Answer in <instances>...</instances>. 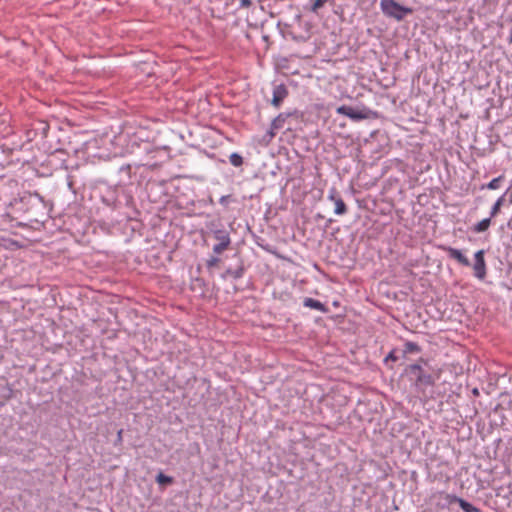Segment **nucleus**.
<instances>
[{
    "instance_id": "nucleus-18",
    "label": "nucleus",
    "mask_w": 512,
    "mask_h": 512,
    "mask_svg": "<svg viewBox=\"0 0 512 512\" xmlns=\"http://www.w3.org/2000/svg\"><path fill=\"white\" fill-rule=\"evenodd\" d=\"M422 351V348L416 343L412 341H406L404 343V349L402 351L403 357H405L407 354H417Z\"/></svg>"
},
{
    "instance_id": "nucleus-25",
    "label": "nucleus",
    "mask_w": 512,
    "mask_h": 512,
    "mask_svg": "<svg viewBox=\"0 0 512 512\" xmlns=\"http://www.w3.org/2000/svg\"><path fill=\"white\" fill-rule=\"evenodd\" d=\"M399 359V356L397 355V349L396 348H393L388 354L387 356L384 358V364L388 365V363L391 361V362H396L397 360Z\"/></svg>"
},
{
    "instance_id": "nucleus-1",
    "label": "nucleus",
    "mask_w": 512,
    "mask_h": 512,
    "mask_svg": "<svg viewBox=\"0 0 512 512\" xmlns=\"http://www.w3.org/2000/svg\"><path fill=\"white\" fill-rule=\"evenodd\" d=\"M403 374L417 393L425 395L426 390L435 385V378L429 370L428 360L422 357L415 363L407 365Z\"/></svg>"
},
{
    "instance_id": "nucleus-31",
    "label": "nucleus",
    "mask_w": 512,
    "mask_h": 512,
    "mask_svg": "<svg viewBox=\"0 0 512 512\" xmlns=\"http://www.w3.org/2000/svg\"><path fill=\"white\" fill-rule=\"evenodd\" d=\"M122 433H123V430H122V429H120V430L118 431V433H117V439H116V443H115V444H117V443H121V442H122Z\"/></svg>"
},
{
    "instance_id": "nucleus-9",
    "label": "nucleus",
    "mask_w": 512,
    "mask_h": 512,
    "mask_svg": "<svg viewBox=\"0 0 512 512\" xmlns=\"http://www.w3.org/2000/svg\"><path fill=\"white\" fill-rule=\"evenodd\" d=\"M439 249L445 251L450 259L456 260L460 265L464 267H469L471 265L470 260L461 252V250L446 245H439Z\"/></svg>"
},
{
    "instance_id": "nucleus-30",
    "label": "nucleus",
    "mask_w": 512,
    "mask_h": 512,
    "mask_svg": "<svg viewBox=\"0 0 512 512\" xmlns=\"http://www.w3.org/2000/svg\"><path fill=\"white\" fill-rule=\"evenodd\" d=\"M252 5L251 0H240V7L249 8Z\"/></svg>"
},
{
    "instance_id": "nucleus-22",
    "label": "nucleus",
    "mask_w": 512,
    "mask_h": 512,
    "mask_svg": "<svg viewBox=\"0 0 512 512\" xmlns=\"http://www.w3.org/2000/svg\"><path fill=\"white\" fill-rule=\"evenodd\" d=\"M334 205H335L334 213L336 215H344L347 212V206H346L345 202L343 201L342 197L337 198L336 201L334 202Z\"/></svg>"
},
{
    "instance_id": "nucleus-32",
    "label": "nucleus",
    "mask_w": 512,
    "mask_h": 512,
    "mask_svg": "<svg viewBox=\"0 0 512 512\" xmlns=\"http://www.w3.org/2000/svg\"><path fill=\"white\" fill-rule=\"evenodd\" d=\"M471 392H472L473 396H475V397L480 395L479 389L476 387L473 388Z\"/></svg>"
},
{
    "instance_id": "nucleus-33",
    "label": "nucleus",
    "mask_w": 512,
    "mask_h": 512,
    "mask_svg": "<svg viewBox=\"0 0 512 512\" xmlns=\"http://www.w3.org/2000/svg\"><path fill=\"white\" fill-rule=\"evenodd\" d=\"M195 282L199 285H204V281L202 279L197 278Z\"/></svg>"
},
{
    "instance_id": "nucleus-24",
    "label": "nucleus",
    "mask_w": 512,
    "mask_h": 512,
    "mask_svg": "<svg viewBox=\"0 0 512 512\" xmlns=\"http://www.w3.org/2000/svg\"><path fill=\"white\" fill-rule=\"evenodd\" d=\"M156 482L160 485H169L173 483V477L167 476L164 473L160 472L156 476Z\"/></svg>"
},
{
    "instance_id": "nucleus-8",
    "label": "nucleus",
    "mask_w": 512,
    "mask_h": 512,
    "mask_svg": "<svg viewBox=\"0 0 512 512\" xmlns=\"http://www.w3.org/2000/svg\"><path fill=\"white\" fill-rule=\"evenodd\" d=\"M484 254H485L484 250H478L474 254V265H473L474 276L476 278H478L479 280H483L487 275V267H486Z\"/></svg>"
},
{
    "instance_id": "nucleus-11",
    "label": "nucleus",
    "mask_w": 512,
    "mask_h": 512,
    "mask_svg": "<svg viewBox=\"0 0 512 512\" xmlns=\"http://www.w3.org/2000/svg\"><path fill=\"white\" fill-rule=\"evenodd\" d=\"M288 96V89L284 84L276 85L273 89L272 105L276 108L280 107L281 103Z\"/></svg>"
},
{
    "instance_id": "nucleus-20",
    "label": "nucleus",
    "mask_w": 512,
    "mask_h": 512,
    "mask_svg": "<svg viewBox=\"0 0 512 512\" xmlns=\"http://www.w3.org/2000/svg\"><path fill=\"white\" fill-rule=\"evenodd\" d=\"M457 504L461 507L463 512H482L479 508L460 497H458Z\"/></svg>"
},
{
    "instance_id": "nucleus-23",
    "label": "nucleus",
    "mask_w": 512,
    "mask_h": 512,
    "mask_svg": "<svg viewBox=\"0 0 512 512\" xmlns=\"http://www.w3.org/2000/svg\"><path fill=\"white\" fill-rule=\"evenodd\" d=\"M229 161L234 167H240L244 162L243 157L237 152H234L229 156Z\"/></svg>"
},
{
    "instance_id": "nucleus-34",
    "label": "nucleus",
    "mask_w": 512,
    "mask_h": 512,
    "mask_svg": "<svg viewBox=\"0 0 512 512\" xmlns=\"http://www.w3.org/2000/svg\"><path fill=\"white\" fill-rule=\"evenodd\" d=\"M4 406V402H0V407H3Z\"/></svg>"
},
{
    "instance_id": "nucleus-21",
    "label": "nucleus",
    "mask_w": 512,
    "mask_h": 512,
    "mask_svg": "<svg viewBox=\"0 0 512 512\" xmlns=\"http://www.w3.org/2000/svg\"><path fill=\"white\" fill-rule=\"evenodd\" d=\"M504 196L505 195L500 196L492 205L489 213L490 218L495 217L500 212L501 206L504 204Z\"/></svg>"
},
{
    "instance_id": "nucleus-17",
    "label": "nucleus",
    "mask_w": 512,
    "mask_h": 512,
    "mask_svg": "<svg viewBox=\"0 0 512 512\" xmlns=\"http://www.w3.org/2000/svg\"><path fill=\"white\" fill-rule=\"evenodd\" d=\"M491 221L492 218H490V216L482 219L481 221L472 226V232L477 234L486 232L491 225Z\"/></svg>"
},
{
    "instance_id": "nucleus-5",
    "label": "nucleus",
    "mask_w": 512,
    "mask_h": 512,
    "mask_svg": "<svg viewBox=\"0 0 512 512\" xmlns=\"http://www.w3.org/2000/svg\"><path fill=\"white\" fill-rule=\"evenodd\" d=\"M68 153L63 149H57L48 155L47 162L53 170L68 169Z\"/></svg>"
},
{
    "instance_id": "nucleus-19",
    "label": "nucleus",
    "mask_w": 512,
    "mask_h": 512,
    "mask_svg": "<svg viewBox=\"0 0 512 512\" xmlns=\"http://www.w3.org/2000/svg\"><path fill=\"white\" fill-rule=\"evenodd\" d=\"M505 176L502 174L494 179H492L489 183L483 184L481 186V190L489 189V190H496L501 187V183L504 181Z\"/></svg>"
},
{
    "instance_id": "nucleus-12",
    "label": "nucleus",
    "mask_w": 512,
    "mask_h": 512,
    "mask_svg": "<svg viewBox=\"0 0 512 512\" xmlns=\"http://www.w3.org/2000/svg\"><path fill=\"white\" fill-rule=\"evenodd\" d=\"M291 113H280L275 117L271 123L270 131L268 132L270 138L275 136L274 130H280L284 127L286 120L291 116Z\"/></svg>"
},
{
    "instance_id": "nucleus-4",
    "label": "nucleus",
    "mask_w": 512,
    "mask_h": 512,
    "mask_svg": "<svg viewBox=\"0 0 512 512\" xmlns=\"http://www.w3.org/2000/svg\"><path fill=\"white\" fill-rule=\"evenodd\" d=\"M144 150L147 152V160L136 166H144L150 169H155L161 166L167 159V149L152 147L150 143H145Z\"/></svg>"
},
{
    "instance_id": "nucleus-28",
    "label": "nucleus",
    "mask_w": 512,
    "mask_h": 512,
    "mask_svg": "<svg viewBox=\"0 0 512 512\" xmlns=\"http://www.w3.org/2000/svg\"><path fill=\"white\" fill-rule=\"evenodd\" d=\"M327 0H313V3L311 4L310 11L317 13L318 9L321 8Z\"/></svg>"
},
{
    "instance_id": "nucleus-6",
    "label": "nucleus",
    "mask_w": 512,
    "mask_h": 512,
    "mask_svg": "<svg viewBox=\"0 0 512 512\" xmlns=\"http://www.w3.org/2000/svg\"><path fill=\"white\" fill-rule=\"evenodd\" d=\"M336 112L352 120L358 121L368 118L370 110L366 107L354 108L348 105H341L336 109Z\"/></svg>"
},
{
    "instance_id": "nucleus-10",
    "label": "nucleus",
    "mask_w": 512,
    "mask_h": 512,
    "mask_svg": "<svg viewBox=\"0 0 512 512\" xmlns=\"http://www.w3.org/2000/svg\"><path fill=\"white\" fill-rule=\"evenodd\" d=\"M245 271H246V269H245L243 260L240 259L238 265L235 268L228 267L224 271V273L222 274V278L226 279V278L230 277L234 280H238L244 276Z\"/></svg>"
},
{
    "instance_id": "nucleus-15",
    "label": "nucleus",
    "mask_w": 512,
    "mask_h": 512,
    "mask_svg": "<svg viewBox=\"0 0 512 512\" xmlns=\"http://www.w3.org/2000/svg\"><path fill=\"white\" fill-rule=\"evenodd\" d=\"M120 179L119 182L126 184L131 182L132 179V165L126 164L119 168Z\"/></svg>"
},
{
    "instance_id": "nucleus-26",
    "label": "nucleus",
    "mask_w": 512,
    "mask_h": 512,
    "mask_svg": "<svg viewBox=\"0 0 512 512\" xmlns=\"http://www.w3.org/2000/svg\"><path fill=\"white\" fill-rule=\"evenodd\" d=\"M233 202H236V199L232 195H224L219 199V203L225 208H228L229 204Z\"/></svg>"
},
{
    "instance_id": "nucleus-16",
    "label": "nucleus",
    "mask_w": 512,
    "mask_h": 512,
    "mask_svg": "<svg viewBox=\"0 0 512 512\" xmlns=\"http://www.w3.org/2000/svg\"><path fill=\"white\" fill-rule=\"evenodd\" d=\"M1 391V399L0 402H4V405L7 401L11 400L14 396L13 388L9 383L0 384Z\"/></svg>"
},
{
    "instance_id": "nucleus-27",
    "label": "nucleus",
    "mask_w": 512,
    "mask_h": 512,
    "mask_svg": "<svg viewBox=\"0 0 512 512\" xmlns=\"http://www.w3.org/2000/svg\"><path fill=\"white\" fill-rule=\"evenodd\" d=\"M220 262L221 259L218 256H211L209 259L206 260V267L208 269L214 268L218 266Z\"/></svg>"
},
{
    "instance_id": "nucleus-14",
    "label": "nucleus",
    "mask_w": 512,
    "mask_h": 512,
    "mask_svg": "<svg viewBox=\"0 0 512 512\" xmlns=\"http://www.w3.org/2000/svg\"><path fill=\"white\" fill-rule=\"evenodd\" d=\"M303 305L305 307L318 310V311H320L322 313H328L329 312V308L325 304H323L319 300H316V299H313V298H310V297L304 298Z\"/></svg>"
},
{
    "instance_id": "nucleus-2",
    "label": "nucleus",
    "mask_w": 512,
    "mask_h": 512,
    "mask_svg": "<svg viewBox=\"0 0 512 512\" xmlns=\"http://www.w3.org/2000/svg\"><path fill=\"white\" fill-rule=\"evenodd\" d=\"M20 203L26 206L25 212L28 214L30 222L43 223L49 217L52 204L46 201L39 193H25L20 198Z\"/></svg>"
},
{
    "instance_id": "nucleus-7",
    "label": "nucleus",
    "mask_w": 512,
    "mask_h": 512,
    "mask_svg": "<svg viewBox=\"0 0 512 512\" xmlns=\"http://www.w3.org/2000/svg\"><path fill=\"white\" fill-rule=\"evenodd\" d=\"M213 238L217 243L213 246V252L220 255L223 251L228 249L231 244L229 233L224 229H216L212 232Z\"/></svg>"
},
{
    "instance_id": "nucleus-13",
    "label": "nucleus",
    "mask_w": 512,
    "mask_h": 512,
    "mask_svg": "<svg viewBox=\"0 0 512 512\" xmlns=\"http://www.w3.org/2000/svg\"><path fill=\"white\" fill-rule=\"evenodd\" d=\"M437 497L439 499L438 505L441 508H449L451 505L456 504L458 501V496L443 491L439 492Z\"/></svg>"
},
{
    "instance_id": "nucleus-3",
    "label": "nucleus",
    "mask_w": 512,
    "mask_h": 512,
    "mask_svg": "<svg viewBox=\"0 0 512 512\" xmlns=\"http://www.w3.org/2000/svg\"><path fill=\"white\" fill-rule=\"evenodd\" d=\"M380 9L386 17L397 21H402L407 15L413 13L412 8L403 6L395 0H381Z\"/></svg>"
},
{
    "instance_id": "nucleus-29",
    "label": "nucleus",
    "mask_w": 512,
    "mask_h": 512,
    "mask_svg": "<svg viewBox=\"0 0 512 512\" xmlns=\"http://www.w3.org/2000/svg\"><path fill=\"white\" fill-rule=\"evenodd\" d=\"M328 199L332 201L333 203L336 201L337 198H341L336 188H331L328 192Z\"/></svg>"
}]
</instances>
